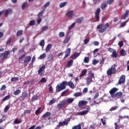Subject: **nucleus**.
I'll return each mask as SVG.
<instances>
[{
  "label": "nucleus",
  "mask_w": 129,
  "mask_h": 129,
  "mask_svg": "<svg viewBox=\"0 0 129 129\" xmlns=\"http://www.w3.org/2000/svg\"><path fill=\"white\" fill-rule=\"evenodd\" d=\"M85 63H89V57H85L84 59Z\"/></svg>",
  "instance_id": "60"
},
{
  "label": "nucleus",
  "mask_w": 129,
  "mask_h": 129,
  "mask_svg": "<svg viewBox=\"0 0 129 129\" xmlns=\"http://www.w3.org/2000/svg\"><path fill=\"white\" fill-rule=\"evenodd\" d=\"M44 11H45V10H44L40 11L38 14V18H41V17H43V15H44Z\"/></svg>",
  "instance_id": "40"
},
{
  "label": "nucleus",
  "mask_w": 129,
  "mask_h": 129,
  "mask_svg": "<svg viewBox=\"0 0 129 129\" xmlns=\"http://www.w3.org/2000/svg\"><path fill=\"white\" fill-rule=\"evenodd\" d=\"M120 54L121 56H125L126 55V52L123 49H121L120 51Z\"/></svg>",
  "instance_id": "43"
},
{
  "label": "nucleus",
  "mask_w": 129,
  "mask_h": 129,
  "mask_svg": "<svg viewBox=\"0 0 129 129\" xmlns=\"http://www.w3.org/2000/svg\"><path fill=\"white\" fill-rule=\"evenodd\" d=\"M51 49H52V44H48L46 48H45V52H49V51H50V50H51Z\"/></svg>",
  "instance_id": "26"
},
{
  "label": "nucleus",
  "mask_w": 129,
  "mask_h": 129,
  "mask_svg": "<svg viewBox=\"0 0 129 129\" xmlns=\"http://www.w3.org/2000/svg\"><path fill=\"white\" fill-rule=\"evenodd\" d=\"M115 67H116V64H114L107 70L106 73L108 76H111V75L116 73V69H115Z\"/></svg>",
  "instance_id": "2"
},
{
  "label": "nucleus",
  "mask_w": 129,
  "mask_h": 129,
  "mask_svg": "<svg viewBox=\"0 0 129 129\" xmlns=\"http://www.w3.org/2000/svg\"><path fill=\"white\" fill-rule=\"evenodd\" d=\"M70 120H71V118H68L63 121H59L58 124L56 126L57 128H60L61 126H64V125H68V123Z\"/></svg>",
  "instance_id": "3"
},
{
  "label": "nucleus",
  "mask_w": 129,
  "mask_h": 129,
  "mask_svg": "<svg viewBox=\"0 0 129 129\" xmlns=\"http://www.w3.org/2000/svg\"><path fill=\"white\" fill-rule=\"evenodd\" d=\"M45 69H46V66L42 65L41 68L38 70V75L40 76H43L45 73Z\"/></svg>",
  "instance_id": "6"
},
{
  "label": "nucleus",
  "mask_w": 129,
  "mask_h": 129,
  "mask_svg": "<svg viewBox=\"0 0 129 129\" xmlns=\"http://www.w3.org/2000/svg\"><path fill=\"white\" fill-rule=\"evenodd\" d=\"M129 15V10H126L125 12L121 16L122 20H125Z\"/></svg>",
  "instance_id": "15"
},
{
  "label": "nucleus",
  "mask_w": 129,
  "mask_h": 129,
  "mask_svg": "<svg viewBox=\"0 0 129 129\" xmlns=\"http://www.w3.org/2000/svg\"><path fill=\"white\" fill-rule=\"evenodd\" d=\"M14 123H15V124H19V123H22V120H18V118H16L14 121Z\"/></svg>",
  "instance_id": "49"
},
{
  "label": "nucleus",
  "mask_w": 129,
  "mask_h": 129,
  "mask_svg": "<svg viewBox=\"0 0 129 129\" xmlns=\"http://www.w3.org/2000/svg\"><path fill=\"white\" fill-rule=\"evenodd\" d=\"M35 24H36V21L31 20L29 23V26H35Z\"/></svg>",
  "instance_id": "57"
},
{
  "label": "nucleus",
  "mask_w": 129,
  "mask_h": 129,
  "mask_svg": "<svg viewBox=\"0 0 129 129\" xmlns=\"http://www.w3.org/2000/svg\"><path fill=\"white\" fill-rule=\"evenodd\" d=\"M81 124L79 123L78 125L73 126L72 129H81Z\"/></svg>",
  "instance_id": "32"
},
{
  "label": "nucleus",
  "mask_w": 129,
  "mask_h": 129,
  "mask_svg": "<svg viewBox=\"0 0 129 129\" xmlns=\"http://www.w3.org/2000/svg\"><path fill=\"white\" fill-rule=\"evenodd\" d=\"M107 7V4H103L101 5V10H102V11H104V10H105Z\"/></svg>",
  "instance_id": "39"
},
{
  "label": "nucleus",
  "mask_w": 129,
  "mask_h": 129,
  "mask_svg": "<svg viewBox=\"0 0 129 129\" xmlns=\"http://www.w3.org/2000/svg\"><path fill=\"white\" fill-rule=\"evenodd\" d=\"M51 115V112H46L42 116V118H45L46 117H48Z\"/></svg>",
  "instance_id": "27"
},
{
  "label": "nucleus",
  "mask_w": 129,
  "mask_h": 129,
  "mask_svg": "<svg viewBox=\"0 0 129 129\" xmlns=\"http://www.w3.org/2000/svg\"><path fill=\"white\" fill-rule=\"evenodd\" d=\"M120 96H122V93L121 92H118L113 95L112 98H120Z\"/></svg>",
  "instance_id": "14"
},
{
  "label": "nucleus",
  "mask_w": 129,
  "mask_h": 129,
  "mask_svg": "<svg viewBox=\"0 0 129 129\" xmlns=\"http://www.w3.org/2000/svg\"><path fill=\"white\" fill-rule=\"evenodd\" d=\"M35 127H36V125H33L31 126L28 129H41V126H37L36 128Z\"/></svg>",
  "instance_id": "42"
},
{
  "label": "nucleus",
  "mask_w": 129,
  "mask_h": 129,
  "mask_svg": "<svg viewBox=\"0 0 129 129\" xmlns=\"http://www.w3.org/2000/svg\"><path fill=\"white\" fill-rule=\"evenodd\" d=\"M42 112H41V107L38 108L36 111H35V114L36 115H39L40 113H41Z\"/></svg>",
  "instance_id": "37"
},
{
  "label": "nucleus",
  "mask_w": 129,
  "mask_h": 129,
  "mask_svg": "<svg viewBox=\"0 0 129 129\" xmlns=\"http://www.w3.org/2000/svg\"><path fill=\"white\" fill-rule=\"evenodd\" d=\"M10 98H11V96L10 95H8L6 96V97H5L4 98H3L2 100V101H6V100H9V99H10Z\"/></svg>",
  "instance_id": "34"
},
{
  "label": "nucleus",
  "mask_w": 129,
  "mask_h": 129,
  "mask_svg": "<svg viewBox=\"0 0 129 129\" xmlns=\"http://www.w3.org/2000/svg\"><path fill=\"white\" fill-rule=\"evenodd\" d=\"M89 110H90V107H88L85 110H83V111H80L78 112L79 115H85L89 112Z\"/></svg>",
  "instance_id": "8"
},
{
  "label": "nucleus",
  "mask_w": 129,
  "mask_h": 129,
  "mask_svg": "<svg viewBox=\"0 0 129 129\" xmlns=\"http://www.w3.org/2000/svg\"><path fill=\"white\" fill-rule=\"evenodd\" d=\"M13 13V10H12V9H8L6 10V11H5V10H2V11H0V18L1 17H2V15H3V14H4V16H5L6 18H8V16H9V14H10V15L12 14V13Z\"/></svg>",
  "instance_id": "4"
},
{
  "label": "nucleus",
  "mask_w": 129,
  "mask_h": 129,
  "mask_svg": "<svg viewBox=\"0 0 129 129\" xmlns=\"http://www.w3.org/2000/svg\"><path fill=\"white\" fill-rule=\"evenodd\" d=\"M40 46H41V47H44L45 46V40H42L40 43H39Z\"/></svg>",
  "instance_id": "58"
},
{
  "label": "nucleus",
  "mask_w": 129,
  "mask_h": 129,
  "mask_svg": "<svg viewBox=\"0 0 129 129\" xmlns=\"http://www.w3.org/2000/svg\"><path fill=\"white\" fill-rule=\"evenodd\" d=\"M99 15H100V8H98L95 14V18L96 19V22L99 21Z\"/></svg>",
  "instance_id": "9"
},
{
  "label": "nucleus",
  "mask_w": 129,
  "mask_h": 129,
  "mask_svg": "<svg viewBox=\"0 0 129 129\" xmlns=\"http://www.w3.org/2000/svg\"><path fill=\"white\" fill-rule=\"evenodd\" d=\"M67 4H68V2H63L60 3L59 4V8H63V7H65Z\"/></svg>",
  "instance_id": "46"
},
{
  "label": "nucleus",
  "mask_w": 129,
  "mask_h": 129,
  "mask_svg": "<svg viewBox=\"0 0 129 129\" xmlns=\"http://www.w3.org/2000/svg\"><path fill=\"white\" fill-rule=\"evenodd\" d=\"M112 53L111 56L112 58H117V53H116V50H114Z\"/></svg>",
  "instance_id": "35"
},
{
  "label": "nucleus",
  "mask_w": 129,
  "mask_h": 129,
  "mask_svg": "<svg viewBox=\"0 0 129 129\" xmlns=\"http://www.w3.org/2000/svg\"><path fill=\"white\" fill-rule=\"evenodd\" d=\"M49 6H50V2H48L43 7H42L41 9L42 10H43V11H45Z\"/></svg>",
  "instance_id": "28"
},
{
  "label": "nucleus",
  "mask_w": 129,
  "mask_h": 129,
  "mask_svg": "<svg viewBox=\"0 0 129 129\" xmlns=\"http://www.w3.org/2000/svg\"><path fill=\"white\" fill-rule=\"evenodd\" d=\"M67 81H63L59 85H57L56 87V93H58V92H60V91H62V90H64V89H66V86H67Z\"/></svg>",
  "instance_id": "1"
},
{
  "label": "nucleus",
  "mask_w": 129,
  "mask_h": 129,
  "mask_svg": "<svg viewBox=\"0 0 129 129\" xmlns=\"http://www.w3.org/2000/svg\"><path fill=\"white\" fill-rule=\"evenodd\" d=\"M125 82V75H122L120 79L118 80V84H119L120 85L121 84H123Z\"/></svg>",
  "instance_id": "7"
},
{
  "label": "nucleus",
  "mask_w": 129,
  "mask_h": 129,
  "mask_svg": "<svg viewBox=\"0 0 129 129\" xmlns=\"http://www.w3.org/2000/svg\"><path fill=\"white\" fill-rule=\"evenodd\" d=\"M113 2H114V0H107V4L108 5H112Z\"/></svg>",
  "instance_id": "62"
},
{
  "label": "nucleus",
  "mask_w": 129,
  "mask_h": 129,
  "mask_svg": "<svg viewBox=\"0 0 129 129\" xmlns=\"http://www.w3.org/2000/svg\"><path fill=\"white\" fill-rule=\"evenodd\" d=\"M46 30H48V26H43L41 28V32H45Z\"/></svg>",
  "instance_id": "61"
},
{
  "label": "nucleus",
  "mask_w": 129,
  "mask_h": 129,
  "mask_svg": "<svg viewBox=\"0 0 129 129\" xmlns=\"http://www.w3.org/2000/svg\"><path fill=\"white\" fill-rule=\"evenodd\" d=\"M67 85H69L70 88H72V89H74L75 86H74V84L73 83V82L70 81L69 82H67Z\"/></svg>",
  "instance_id": "24"
},
{
  "label": "nucleus",
  "mask_w": 129,
  "mask_h": 129,
  "mask_svg": "<svg viewBox=\"0 0 129 129\" xmlns=\"http://www.w3.org/2000/svg\"><path fill=\"white\" fill-rule=\"evenodd\" d=\"M10 105H7L4 108V112H8L9 109H10Z\"/></svg>",
  "instance_id": "54"
},
{
  "label": "nucleus",
  "mask_w": 129,
  "mask_h": 129,
  "mask_svg": "<svg viewBox=\"0 0 129 129\" xmlns=\"http://www.w3.org/2000/svg\"><path fill=\"white\" fill-rule=\"evenodd\" d=\"M106 31V28H101L99 30V33H103Z\"/></svg>",
  "instance_id": "52"
},
{
  "label": "nucleus",
  "mask_w": 129,
  "mask_h": 129,
  "mask_svg": "<svg viewBox=\"0 0 129 129\" xmlns=\"http://www.w3.org/2000/svg\"><path fill=\"white\" fill-rule=\"evenodd\" d=\"M66 101L65 99L60 102L57 105V108L58 109H60V108H62V107L65 105Z\"/></svg>",
  "instance_id": "11"
},
{
  "label": "nucleus",
  "mask_w": 129,
  "mask_h": 129,
  "mask_svg": "<svg viewBox=\"0 0 129 129\" xmlns=\"http://www.w3.org/2000/svg\"><path fill=\"white\" fill-rule=\"evenodd\" d=\"M28 97V93L27 91H24L22 92L21 96H20V98H25Z\"/></svg>",
  "instance_id": "23"
},
{
  "label": "nucleus",
  "mask_w": 129,
  "mask_h": 129,
  "mask_svg": "<svg viewBox=\"0 0 129 129\" xmlns=\"http://www.w3.org/2000/svg\"><path fill=\"white\" fill-rule=\"evenodd\" d=\"M28 6H29L28 5V3H24L22 5V10H25V9H26V8H28Z\"/></svg>",
  "instance_id": "48"
},
{
  "label": "nucleus",
  "mask_w": 129,
  "mask_h": 129,
  "mask_svg": "<svg viewBox=\"0 0 129 129\" xmlns=\"http://www.w3.org/2000/svg\"><path fill=\"white\" fill-rule=\"evenodd\" d=\"M66 103L68 102L69 104H71L73 103V101H74V98H68L66 100H65Z\"/></svg>",
  "instance_id": "21"
},
{
  "label": "nucleus",
  "mask_w": 129,
  "mask_h": 129,
  "mask_svg": "<svg viewBox=\"0 0 129 129\" xmlns=\"http://www.w3.org/2000/svg\"><path fill=\"white\" fill-rule=\"evenodd\" d=\"M38 99H39V96L35 95V96H34L33 97H32L31 101L32 102H34V101H36V100H38Z\"/></svg>",
  "instance_id": "31"
},
{
  "label": "nucleus",
  "mask_w": 129,
  "mask_h": 129,
  "mask_svg": "<svg viewBox=\"0 0 129 129\" xmlns=\"http://www.w3.org/2000/svg\"><path fill=\"white\" fill-rule=\"evenodd\" d=\"M65 53H66V54L63 57V60H65V59H67L68 57H69L70 56V54H71V48H68L66 50Z\"/></svg>",
  "instance_id": "10"
},
{
  "label": "nucleus",
  "mask_w": 129,
  "mask_h": 129,
  "mask_svg": "<svg viewBox=\"0 0 129 129\" xmlns=\"http://www.w3.org/2000/svg\"><path fill=\"white\" fill-rule=\"evenodd\" d=\"M86 84L87 85H90L92 82H93L92 79L91 78H89V77H87L86 79Z\"/></svg>",
  "instance_id": "19"
},
{
  "label": "nucleus",
  "mask_w": 129,
  "mask_h": 129,
  "mask_svg": "<svg viewBox=\"0 0 129 129\" xmlns=\"http://www.w3.org/2000/svg\"><path fill=\"white\" fill-rule=\"evenodd\" d=\"M70 40V36H68L66 39L63 41V44H67L68 42Z\"/></svg>",
  "instance_id": "44"
},
{
  "label": "nucleus",
  "mask_w": 129,
  "mask_h": 129,
  "mask_svg": "<svg viewBox=\"0 0 129 129\" xmlns=\"http://www.w3.org/2000/svg\"><path fill=\"white\" fill-rule=\"evenodd\" d=\"M12 42V37H9L6 42V45L9 46L10 44H11V42Z\"/></svg>",
  "instance_id": "47"
},
{
  "label": "nucleus",
  "mask_w": 129,
  "mask_h": 129,
  "mask_svg": "<svg viewBox=\"0 0 129 129\" xmlns=\"http://www.w3.org/2000/svg\"><path fill=\"white\" fill-rule=\"evenodd\" d=\"M41 83H46L47 82V79L45 78H42L40 81Z\"/></svg>",
  "instance_id": "51"
},
{
  "label": "nucleus",
  "mask_w": 129,
  "mask_h": 129,
  "mask_svg": "<svg viewBox=\"0 0 129 129\" xmlns=\"http://www.w3.org/2000/svg\"><path fill=\"white\" fill-rule=\"evenodd\" d=\"M80 54H81L80 52H75L74 54L71 55V58L74 60L79 57V56H80Z\"/></svg>",
  "instance_id": "17"
},
{
  "label": "nucleus",
  "mask_w": 129,
  "mask_h": 129,
  "mask_svg": "<svg viewBox=\"0 0 129 129\" xmlns=\"http://www.w3.org/2000/svg\"><path fill=\"white\" fill-rule=\"evenodd\" d=\"M59 37L60 38H63V37H65V33L63 32H59Z\"/></svg>",
  "instance_id": "55"
},
{
  "label": "nucleus",
  "mask_w": 129,
  "mask_h": 129,
  "mask_svg": "<svg viewBox=\"0 0 129 129\" xmlns=\"http://www.w3.org/2000/svg\"><path fill=\"white\" fill-rule=\"evenodd\" d=\"M73 13H74L73 11H70L67 13L66 16H67L68 18H70V19H71L72 17L74 16V14Z\"/></svg>",
  "instance_id": "18"
},
{
  "label": "nucleus",
  "mask_w": 129,
  "mask_h": 129,
  "mask_svg": "<svg viewBox=\"0 0 129 129\" xmlns=\"http://www.w3.org/2000/svg\"><path fill=\"white\" fill-rule=\"evenodd\" d=\"M32 60V56H27L24 60L23 63L24 64V67H27L28 66V64L31 62V60Z\"/></svg>",
  "instance_id": "5"
},
{
  "label": "nucleus",
  "mask_w": 129,
  "mask_h": 129,
  "mask_svg": "<svg viewBox=\"0 0 129 129\" xmlns=\"http://www.w3.org/2000/svg\"><path fill=\"white\" fill-rule=\"evenodd\" d=\"M22 35H23V30H22L18 31L16 33L17 37L22 36Z\"/></svg>",
  "instance_id": "41"
},
{
  "label": "nucleus",
  "mask_w": 129,
  "mask_h": 129,
  "mask_svg": "<svg viewBox=\"0 0 129 129\" xmlns=\"http://www.w3.org/2000/svg\"><path fill=\"white\" fill-rule=\"evenodd\" d=\"M75 25H76V23H73L69 27V30L70 31L72 29H73L74 27H75Z\"/></svg>",
  "instance_id": "56"
},
{
  "label": "nucleus",
  "mask_w": 129,
  "mask_h": 129,
  "mask_svg": "<svg viewBox=\"0 0 129 129\" xmlns=\"http://www.w3.org/2000/svg\"><path fill=\"white\" fill-rule=\"evenodd\" d=\"M118 108V106H114V107H112L110 109L109 111H113V110H115L117 109Z\"/></svg>",
  "instance_id": "50"
},
{
  "label": "nucleus",
  "mask_w": 129,
  "mask_h": 129,
  "mask_svg": "<svg viewBox=\"0 0 129 129\" xmlns=\"http://www.w3.org/2000/svg\"><path fill=\"white\" fill-rule=\"evenodd\" d=\"M10 52L11 51L10 50L6 51L5 52L2 53V56L3 57L4 59H6V58H8Z\"/></svg>",
  "instance_id": "16"
},
{
  "label": "nucleus",
  "mask_w": 129,
  "mask_h": 129,
  "mask_svg": "<svg viewBox=\"0 0 129 129\" xmlns=\"http://www.w3.org/2000/svg\"><path fill=\"white\" fill-rule=\"evenodd\" d=\"M117 91V88L114 87L109 91V93L111 97H113V95H114V93Z\"/></svg>",
  "instance_id": "13"
},
{
  "label": "nucleus",
  "mask_w": 129,
  "mask_h": 129,
  "mask_svg": "<svg viewBox=\"0 0 129 129\" xmlns=\"http://www.w3.org/2000/svg\"><path fill=\"white\" fill-rule=\"evenodd\" d=\"M44 58H46V53H45L40 55L38 59H44Z\"/></svg>",
  "instance_id": "53"
},
{
  "label": "nucleus",
  "mask_w": 129,
  "mask_h": 129,
  "mask_svg": "<svg viewBox=\"0 0 129 129\" xmlns=\"http://www.w3.org/2000/svg\"><path fill=\"white\" fill-rule=\"evenodd\" d=\"M56 102V99L53 98L52 100H51L48 103V104L49 105H52L53 104V103H55Z\"/></svg>",
  "instance_id": "36"
},
{
  "label": "nucleus",
  "mask_w": 129,
  "mask_h": 129,
  "mask_svg": "<svg viewBox=\"0 0 129 129\" xmlns=\"http://www.w3.org/2000/svg\"><path fill=\"white\" fill-rule=\"evenodd\" d=\"M89 78H92V79H93L94 78V73L92 72V71H90L88 73Z\"/></svg>",
  "instance_id": "30"
},
{
  "label": "nucleus",
  "mask_w": 129,
  "mask_h": 129,
  "mask_svg": "<svg viewBox=\"0 0 129 129\" xmlns=\"http://www.w3.org/2000/svg\"><path fill=\"white\" fill-rule=\"evenodd\" d=\"M11 82H17V81H19V77H13L11 79Z\"/></svg>",
  "instance_id": "33"
},
{
  "label": "nucleus",
  "mask_w": 129,
  "mask_h": 129,
  "mask_svg": "<svg viewBox=\"0 0 129 129\" xmlns=\"http://www.w3.org/2000/svg\"><path fill=\"white\" fill-rule=\"evenodd\" d=\"M36 22L38 25H39V24H40L42 22V19H41V17H38V18L36 19Z\"/></svg>",
  "instance_id": "59"
},
{
  "label": "nucleus",
  "mask_w": 129,
  "mask_h": 129,
  "mask_svg": "<svg viewBox=\"0 0 129 129\" xmlns=\"http://www.w3.org/2000/svg\"><path fill=\"white\" fill-rule=\"evenodd\" d=\"M82 96V93L81 92H76L74 94V96H75L76 97H79V96Z\"/></svg>",
  "instance_id": "38"
},
{
  "label": "nucleus",
  "mask_w": 129,
  "mask_h": 129,
  "mask_svg": "<svg viewBox=\"0 0 129 129\" xmlns=\"http://www.w3.org/2000/svg\"><path fill=\"white\" fill-rule=\"evenodd\" d=\"M86 74H87V70H83L80 75V77H83V76H85Z\"/></svg>",
  "instance_id": "25"
},
{
  "label": "nucleus",
  "mask_w": 129,
  "mask_h": 129,
  "mask_svg": "<svg viewBox=\"0 0 129 129\" xmlns=\"http://www.w3.org/2000/svg\"><path fill=\"white\" fill-rule=\"evenodd\" d=\"M129 19H127L125 22H123L120 24V28H123L126 25V23H128Z\"/></svg>",
  "instance_id": "29"
},
{
  "label": "nucleus",
  "mask_w": 129,
  "mask_h": 129,
  "mask_svg": "<svg viewBox=\"0 0 129 129\" xmlns=\"http://www.w3.org/2000/svg\"><path fill=\"white\" fill-rule=\"evenodd\" d=\"M21 90H17L16 91L14 92V95H19L21 93Z\"/></svg>",
  "instance_id": "45"
},
{
  "label": "nucleus",
  "mask_w": 129,
  "mask_h": 129,
  "mask_svg": "<svg viewBox=\"0 0 129 129\" xmlns=\"http://www.w3.org/2000/svg\"><path fill=\"white\" fill-rule=\"evenodd\" d=\"M83 21H84V17H81L76 19V23L81 24Z\"/></svg>",
  "instance_id": "22"
},
{
  "label": "nucleus",
  "mask_w": 129,
  "mask_h": 129,
  "mask_svg": "<svg viewBox=\"0 0 129 129\" xmlns=\"http://www.w3.org/2000/svg\"><path fill=\"white\" fill-rule=\"evenodd\" d=\"M88 103V102L86 101L81 100L79 102L78 105L79 107H83L84 105H86Z\"/></svg>",
  "instance_id": "12"
},
{
  "label": "nucleus",
  "mask_w": 129,
  "mask_h": 129,
  "mask_svg": "<svg viewBox=\"0 0 129 129\" xmlns=\"http://www.w3.org/2000/svg\"><path fill=\"white\" fill-rule=\"evenodd\" d=\"M5 89H7V86H6L5 85H3L2 87L0 89V90H1V91H3L4 90H5Z\"/></svg>",
  "instance_id": "64"
},
{
  "label": "nucleus",
  "mask_w": 129,
  "mask_h": 129,
  "mask_svg": "<svg viewBox=\"0 0 129 129\" xmlns=\"http://www.w3.org/2000/svg\"><path fill=\"white\" fill-rule=\"evenodd\" d=\"M27 113H31V110H25L23 113V114L26 115Z\"/></svg>",
  "instance_id": "63"
},
{
  "label": "nucleus",
  "mask_w": 129,
  "mask_h": 129,
  "mask_svg": "<svg viewBox=\"0 0 129 129\" xmlns=\"http://www.w3.org/2000/svg\"><path fill=\"white\" fill-rule=\"evenodd\" d=\"M73 65V59L69 60L68 61L67 68H70V67H72Z\"/></svg>",
  "instance_id": "20"
}]
</instances>
